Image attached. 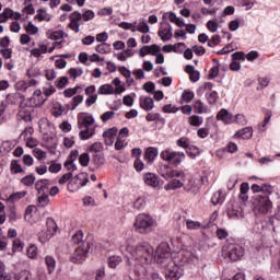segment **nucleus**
I'll return each instance as SVG.
<instances>
[{
  "mask_svg": "<svg viewBox=\"0 0 280 280\" xmlns=\"http://www.w3.org/2000/svg\"><path fill=\"white\" fill-rule=\"evenodd\" d=\"M127 250L132 259L141 264V266L151 264L154 257V247L150 243H140L135 247H128Z\"/></svg>",
  "mask_w": 280,
  "mask_h": 280,
  "instance_id": "1",
  "label": "nucleus"
},
{
  "mask_svg": "<svg viewBox=\"0 0 280 280\" xmlns=\"http://www.w3.org/2000/svg\"><path fill=\"white\" fill-rule=\"evenodd\" d=\"M79 137L81 141H86L95 136V119L84 113L78 115Z\"/></svg>",
  "mask_w": 280,
  "mask_h": 280,
  "instance_id": "2",
  "label": "nucleus"
},
{
  "mask_svg": "<svg viewBox=\"0 0 280 280\" xmlns=\"http://www.w3.org/2000/svg\"><path fill=\"white\" fill-rule=\"evenodd\" d=\"M156 225V221L145 213H140L136 217V221L133 223V229L136 233L140 235H148L154 231V226Z\"/></svg>",
  "mask_w": 280,
  "mask_h": 280,
  "instance_id": "3",
  "label": "nucleus"
},
{
  "mask_svg": "<svg viewBox=\"0 0 280 280\" xmlns=\"http://www.w3.org/2000/svg\"><path fill=\"white\" fill-rule=\"evenodd\" d=\"M160 159L172 165V167H178L185 161L186 155L183 151H174L172 148H166L161 151Z\"/></svg>",
  "mask_w": 280,
  "mask_h": 280,
  "instance_id": "4",
  "label": "nucleus"
},
{
  "mask_svg": "<svg viewBox=\"0 0 280 280\" xmlns=\"http://www.w3.org/2000/svg\"><path fill=\"white\" fill-rule=\"evenodd\" d=\"M272 194L257 195L255 197V209L258 213L266 215V213H270L272 211V201H270V197Z\"/></svg>",
  "mask_w": 280,
  "mask_h": 280,
  "instance_id": "5",
  "label": "nucleus"
},
{
  "mask_svg": "<svg viewBox=\"0 0 280 280\" xmlns=\"http://www.w3.org/2000/svg\"><path fill=\"white\" fill-rule=\"evenodd\" d=\"M46 228L47 230L45 232L39 233V242H42V244H46V242H49V240L56 235L58 224L52 218H48L46 220Z\"/></svg>",
  "mask_w": 280,
  "mask_h": 280,
  "instance_id": "6",
  "label": "nucleus"
},
{
  "mask_svg": "<svg viewBox=\"0 0 280 280\" xmlns=\"http://www.w3.org/2000/svg\"><path fill=\"white\" fill-rule=\"evenodd\" d=\"M89 183V175L86 173H80L77 176L72 177L68 183V191L74 194L81 187H84Z\"/></svg>",
  "mask_w": 280,
  "mask_h": 280,
  "instance_id": "7",
  "label": "nucleus"
},
{
  "mask_svg": "<svg viewBox=\"0 0 280 280\" xmlns=\"http://www.w3.org/2000/svg\"><path fill=\"white\" fill-rule=\"evenodd\" d=\"M172 257V248L170 247V243L162 242L155 250V261L156 264H163L165 259H170Z\"/></svg>",
  "mask_w": 280,
  "mask_h": 280,
  "instance_id": "8",
  "label": "nucleus"
},
{
  "mask_svg": "<svg viewBox=\"0 0 280 280\" xmlns=\"http://www.w3.org/2000/svg\"><path fill=\"white\" fill-rule=\"evenodd\" d=\"M225 248L231 261H240L244 257V247L237 243H228Z\"/></svg>",
  "mask_w": 280,
  "mask_h": 280,
  "instance_id": "9",
  "label": "nucleus"
},
{
  "mask_svg": "<svg viewBox=\"0 0 280 280\" xmlns=\"http://www.w3.org/2000/svg\"><path fill=\"white\" fill-rule=\"evenodd\" d=\"M159 174L162 178H165V180H170V178H180V176H183V171L173 170L172 164H161Z\"/></svg>",
  "mask_w": 280,
  "mask_h": 280,
  "instance_id": "10",
  "label": "nucleus"
},
{
  "mask_svg": "<svg viewBox=\"0 0 280 280\" xmlns=\"http://www.w3.org/2000/svg\"><path fill=\"white\" fill-rule=\"evenodd\" d=\"M179 178L184 180V191H187L188 194H194V196L200 192V188L198 187V185H196V182L191 178V176L183 172V176H179Z\"/></svg>",
  "mask_w": 280,
  "mask_h": 280,
  "instance_id": "11",
  "label": "nucleus"
},
{
  "mask_svg": "<svg viewBox=\"0 0 280 280\" xmlns=\"http://www.w3.org/2000/svg\"><path fill=\"white\" fill-rule=\"evenodd\" d=\"M69 21L70 23L68 24L69 30L74 32V34H80V25H82V13L79 11H74L69 14Z\"/></svg>",
  "mask_w": 280,
  "mask_h": 280,
  "instance_id": "12",
  "label": "nucleus"
},
{
  "mask_svg": "<svg viewBox=\"0 0 280 280\" xmlns=\"http://www.w3.org/2000/svg\"><path fill=\"white\" fill-rule=\"evenodd\" d=\"M86 255H89V244H83L74 250L70 260L72 264H82L86 259Z\"/></svg>",
  "mask_w": 280,
  "mask_h": 280,
  "instance_id": "13",
  "label": "nucleus"
},
{
  "mask_svg": "<svg viewBox=\"0 0 280 280\" xmlns=\"http://www.w3.org/2000/svg\"><path fill=\"white\" fill-rule=\"evenodd\" d=\"M158 36H160L163 43H167V40H172V25L167 22L161 23L160 30L158 32Z\"/></svg>",
  "mask_w": 280,
  "mask_h": 280,
  "instance_id": "14",
  "label": "nucleus"
},
{
  "mask_svg": "<svg viewBox=\"0 0 280 280\" xmlns=\"http://www.w3.org/2000/svg\"><path fill=\"white\" fill-rule=\"evenodd\" d=\"M217 120L222 121L225 125L235 124V116L228 112L226 108H222L217 114Z\"/></svg>",
  "mask_w": 280,
  "mask_h": 280,
  "instance_id": "15",
  "label": "nucleus"
},
{
  "mask_svg": "<svg viewBox=\"0 0 280 280\" xmlns=\"http://www.w3.org/2000/svg\"><path fill=\"white\" fill-rule=\"evenodd\" d=\"M165 277L166 280H178L180 277H183V268H180L178 265H173L167 269Z\"/></svg>",
  "mask_w": 280,
  "mask_h": 280,
  "instance_id": "16",
  "label": "nucleus"
},
{
  "mask_svg": "<svg viewBox=\"0 0 280 280\" xmlns=\"http://www.w3.org/2000/svg\"><path fill=\"white\" fill-rule=\"evenodd\" d=\"M156 156H159V149L156 147H149L144 152V161L148 165H152L154 161H156Z\"/></svg>",
  "mask_w": 280,
  "mask_h": 280,
  "instance_id": "17",
  "label": "nucleus"
},
{
  "mask_svg": "<svg viewBox=\"0 0 280 280\" xmlns=\"http://www.w3.org/2000/svg\"><path fill=\"white\" fill-rule=\"evenodd\" d=\"M250 189L254 194H260V195L273 194L275 192V188L271 185H268V184H265L262 186H259L257 184H253Z\"/></svg>",
  "mask_w": 280,
  "mask_h": 280,
  "instance_id": "18",
  "label": "nucleus"
},
{
  "mask_svg": "<svg viewBox=\"0 0 280 280\" xmlns=\"http://www.w3.org/2000/svg\"><path fill=\"white\" fill-rule=\"evenodd\" d=\"M143 180L149 187L156 188L159 185H161L159 177L154 173H144Z\"/></svg>",
  "mask_w": 280,
  "mask_h": 280,
  "instance_id": "19",
  "label": "nucleus"
},
{
  "mask_svg": "<svg viewBox=\"0 0 280 280\" xmlns=\"http://www.w3.org/2000/svg\"><path fill=\"white\" fill-rule=\"evenodd\" d=\"M49 179H39L35 183V189L38 195L49 194Z\"/></svg>",
  "mask_w": 280,
  "mask_h": 280,
  "instance_id": "20",
  "label": "nucleus"
},
{
  "mask_svg": "<svg viewBox=\"0 0 280 280\" xmlns=\"http://www.w3.org/2000/svg\"><path fill=\"white\" fill-rule=\"evenodd\" d=\"M140 108L142 110H145L147 113H150L154 108V98L150 96L140 97L139 100Z\"/></svg>",
  "mask_w": 280,
  "mask_h": 280,
  "instance_id": "21",
  "label": "nucleus"
},
{
  "mask_svg": "<svg viewBox=\"0 0 280 280\" xmlns=\"http://www.w3.org/2000/svg\"><path fill=\"white\" fill-rule=\"evenodd\" d=\"M115 137H117V127H113L103 133L105 145H113L115 143Z\"/></svg>",
  "mask_w": 280,
  "mask_h": 280,
  "instance_id": "22",
  "label": "nucleus"
},
{
  "mask_svg": "<svg viewBox=\"0 0 280 280\" xmlns=\"http://www.w3.org/2000/svg\"><path fill=\"white\" fill-rule=\"evenodd\" d=\"M225 200H226V194L222 189H219L211 197V203L214 207L218 206V205H224Z\"/></svg>",
  "mask_w": 280,
  "mask_h": 280,
  "instance_id": "23",
  "label": "nucleus"
},
{
  "mask_svg": "<svg viewBox=\"0 0 280 280\" xmlns=\"http://www.w3.org/2000/svg\"><path fill=\"white\" fill-rule=\"evenodd\" d=\"M145 121H155V124L165 126V118H163L159 113H148L145 116Z\"/></svg>",
  "mask_w": 280,
  "mask_h": 280,
  "instance_id": "24",
  "label": "nucleus"
},
{
  "mask_svg": "<svg viewBox=\"0 0 280 280\" xmlns=\"http://www.w3.org/2000/svg\"><path fill=\"white\" fill-rule=\"evenodd\" d=\"M36 21H39V23H43V21H46V23H49L51 21V14L47 13V10L45 9H38L37 14L34 16Z\"/></svg>",
  "mask_w": 280,
  "mask_h": 280,
  "instance_id": "25",
  "label": "nucleus"
},
{
  "mask_svg": "<svg viewBox=\"0 0 280 280\" xmlns=\"http://www.w3.org/2000/svg\"><path fill=\"white\" fill-rule=\"evenodd\" d=\"M16 118L19 121H32V110L30 108H21Z\"/></svg>",
  "mask_w": 280,
  "mask_h": 280,
  "instance_id": "26",
  "label": "nucleus"
},
{
  "mask_svg": "<svg viewBox=\"0 0 280 280\" xmlns=\"http://www.w3.org/2000/svg\"><path fill=\"white\" fill-rule=\"evenodd\" d=\"M234 137H237V139H252L253 138V127H245L241 130H238Z\"/></svg>",
  "mask_w": 280,
  "mask_h": 280,
  "instance_id": "27",
  "label": "nucleus"
},
{
  "mask_svg": "<svg viewBox=\"0 0 280 280\" xmlns=\"http://www.w3.org/2000/svg\"><path fill=\"white\" fill-rule=\"evenodd\" d=\"M11 174H25V170L21 166L19 160H12L10 164Z\"/></svg>",
  "mask_w": 280,
  "mask_h": 280,
  "instance_id": "28",
  "label": "nucleus"
},
{
  "mask_svg": "<svg viewBox=\"0 0 280 280\" xmlns=\"http://www.w3.org/2000/svg\"><path fill=\"white\" fill-rule=\"evenodd\" d=\"M177 259H178L179 264H187V261H189V259H191V252L180 249L177 253Z\"/></svg>",
  "mask_w": 280,
  "mask_h": 280,
  "instance_id": "29",
  "label": "nucleus"
},
{
  "mask_svg": "<svg viewBox=\"0 0 280 280\" xmlns=\"http://www.w3.org/2000/svg\"><path fill=\"white\" fill-rule=\"evenodd\" d=\"M212 62L214 66L210 69L209 79L213 80L220 75V61L218 59H213Z\"/></svg>",
  "mask_w": 280,
  "mask_h": 280,
  "instance_id": "30",
  "label": "nucleus"
},
{
  "mask_svg": "<svg viewBox=\"0 0 280 280\" xmlns=\"http://www.w3.org/2000/svg\"><path fill=\"white\" fill-rule=\"evenodd\" d=\"M26 196H27L26 190L13 192L9 196L8 202H11V203L19 202V200H21L22 198H25Z\"/></svg>",
  "mask_w": 280,
  "mask_h": 280,
  "instance_id": "31",
  "label": "nucleus"
},
{
  "mask_svg": "<svg viewBox=\"0 0 280 280\" xmlns=\"http://www.w3.org/2000/svg\"><path fill=\"white\" fill-rule=\"evenodd\" d=\"M23 248H25V243L21 241V238H14L12 241V253H23Z\"/></svg>",
  "mask_w": 280,
  "mask_h": 280,
  "instance_id": "32",
  "label": "nucleus"
},
{
  "mask_svg": "<svg viewBox=\"0 0 280 280\" xmlns=\"http://www.w3.org/2000/svg\"><path fill=\"white\" fill-rule=\"evenodd\" d=\"M98 95H113L115 93V88L110 84H103L98 88Z\"/></svg>",
  "mask_w": 280,
  "mask_h": 280,
  "instance_id": "33",
  "label": "nucleus"
},
{
  "mask_svg": "<svg viewBox=\"0 0 280 280\" xmlns=\"http://www.w3.org/2000/svg\"><path fill=\"white\" fill-rule=\"evenodd\" d=\"M45 265L47 266L48 273L51 275L56 270V258L52 256H46Z\"/></svg>",
  "mask_w": 280,
  "mask_h": 280,
  "instance_id": "34",
  "label": "nucleus"
},
{
  "mask_svg": "<svg viewBox=\"0 0 280 280\" xmlns=\"http://www.w3.org/2000/svg\"><path fill=\"white\" fill-rule=\"evenodd\" d=\"M186 229H188V231H199V229H202V223L188 219L186 220Z\"/></svg>",
  "mask_w": 280,
  "mask_h": 280,
  "instance_id": "35",
  "label": "nucleus"
},
{
  "mask_svg": "<svg viewBox=\"0 0 280 280\" xmlns=\"http://www.w3.org/2000/svg\"><path fill=\"white\" fill-rule=\"evenodd\" d=\"M184 185V180L180 177H175L174 179H172L170 182V184L167 185V189H180V187H183Z\"/></svg>",
  "mask_w": 280,
  "mask_h": 280,
  "instance_id": "36",
  "label": "nucleus"
},
{
  "mask_svg": "<svg viewBox=\"0 0 280 280\" xmlns=\"http://www.w3.org/2000/svg\"><path fill=\"white\" fill-rule=\"evenodd\" d=\"M186 154L190 158V159H196V156H200V149L196 145H189L186 149Z\"/></svg>",
  "mask_w": 280,
  "mask_h": 280,
  "instance_id": "37",
  "label": "nucleus"
},
{
  "mask_svg": "<svg viewBox=\"0 0 280 280\" xmlns=\"http://www.w3.org/2000/svg\"><path fill=\"white\" fill-rule=\"evenodd\" d=\"M20 183L25 185V187H32V185L36 183V176H34V174L26 175L20 180Z\"/></svg>",
  "mask_w": 280,
  "mask_h": 280,
  "instance_id": "38",
  "label": "nucleus"
},
{
  "mask_svg": "<svg viewBox=\"0 0 280 280\" xmlns=\"http://www.w3.org/2000/svg\"><path fill=\"white\" fill-rule=\"evenodd\" d=\"M176 145L178 148H183L184 150H187L191 145V140L187 137H182L176 140Z\"/></svg>",
  "mask_w": 280,
  "mask_h": 280,
  "instance_id": "39",
  "label": "nucleus"
},
{
  "mask_svg": "<svg viewBox=\"0 0 280 280\" xmlns=\"http://www.w3.org/2000/svg\"><path fill=\"white\" fill-rule=\"evenodd\" d=\"M26 256L30 259H36V257H38V247H36L34 244H31L26 249Z\"/></svg>",
  "mask_w": 280,
  "mask_h": 280,
  "instance_id": "40",
  "label": "nucleus"
},
{
  "mask_svg": "<svg viewBox=\"0 0 280 280\" xmlns=\"http://www.w3.org/2000/svg\"><path fill=\"white\" fill-rule=\"evenodd\" d=\"M122 261L121 256H110L107 261L108 268H117Z\"/></svg>",
  "mask_w": 280,
  "mask_h": 280,
  "instance_id": "41",
  "label": "nucleus"
},
{
  "mask_svg": "<svg viewBox=\"0 0 280 280\" xmlns=\"http://www.w3.org/2000/svg\"><path fill=\"white\" fill-rule=\"evenodd\" d=\"M202 117L198 115H192L188 118V124H190V126H194L195 128H199V126H202Z\"/></svg>",
  "mask_w": 280,
  "mask_h": 280,
  "instance_id": "42",
  "label": "nucleus"
},
{
  "mask_svg": "<svg viewBox=\"0 0 280 280\" xmlns=\"http://www.w3.org/2000/svg\"><path fill=\"white\" fill-rule=\"evenodd\" d=\"M97 54H110V44L102 43L95 47Z\"/></svg>",
  "mask_w": 280,
  "mask_h": 280,
  "instance_id": "43",
  "label": "nucleus"
},
{
  "mask_svg": "<svg viewBox=\"0 0 280 280\" xmlns=\"http://www.w3.org/2000/svg\"><path fill=\"white\" fill-rule=\"evenodd\" d=\"M206 97H207L208 104L213 106L218 103V100L220 96L218 95V93L215 91H212V92L206 94Z\"/></svg>",
  "mask_w": 280,
  "mask_h": 280,
  "instance_id": "44",
  "label": "nucleus"
},
{
  "mask_svg": "<svg viewBox=\"0 0 280 280\" xmlns=\"http://www.w3.org/2000/svg\"><path fill=\"white\" fill-rule=\"evenodd\" d=\"M24 30L27 34H31V36L38 34V26L34 25L32 22L24 24Z\"/></svg>",
  "mask_w": 280,
  "mask_h": 280,
  "instance_id": "45",
  "label": "nucleus"
},
{
  "mask_svg": "<svg viewBox=\"0 0 280 280\" xmlns=\"http://www.w3.org/2000/svg\"><path fill=\"white\" fill-rule=\"evenodd\" d=\"M92 161L94 164H96L97 167H102L105 163L104 154L102 153H94L92 156Z\"/></svg>",
  "mask_w": 280,
  "mask_h": 280,
  "instance_id": "46",
  "label": "nucleus"
},
{
  "mask_svg": "<svg viewBox=\"0 0 280 280\" xmlns=\"http://www.w3.org/2000/svg\"><path fill=\"white\" fill-rule=\"evenodd\" d=\"M141 32V34H148L150 32V26L145 22H140L136 28H132L131 32Z\"/></svg>",
  "mask_w": 280,
  "mask_h": 280,
  "instance_id": "47",
  "label": "nucleus"
},
{
  "mask_svg": "<svg viewBox=\"0 0 280 280\" xmlns=\"http://www.w3.org/2000/svg\"><path fill=\"white\" fill-rule=\"evenodd\" d=\"M143 50L147 51L150 56H154V54H159L161 51V47L159 45L153 44L151 46H143Z\"/></svg>",
  "mask_w": 280,
  "mask_h": 280,
  "instance_id": "48",
  "label": "nucleus"
},
{
  "mask_svg": "<svg viewBox=\"0 0 280 280\" xmlns=\"http://www.w3.org/2000/svg\"><path fill=\"white\" fill-rule=\"evenodd\" d=\"M194 97H195V94L190 90H184V92L182 93V100H184V102H186V104H190V102L194 100Z\"/></svg>",
  "mask_w": 280,
  "mask_h": 280,
  "instance_id": "49",
  "label": "nucleus"
},
{
  "mask_svg": "<svg viewBox=\"0 0 280 280\" xmlns=\"http://www.w3.org/2000/svg\"><path fill=\"white\" fill-rule=\"evenodd\" d=\"M49 205V194L38 195V207L45 208Z\"/></svg>",
  "mask_w": 280,
  "mask_h": 280,
  "instance_id": "50",
  "label": "nucleus"
},
{
  "mask_svg": "<svg viewBox=\"0 0 280 280\" xmlns=\"http://www.w3.org/2000/svg\"><path fill=\"white\" fill-rule=\"evenodd\" d=\"M103 150H104V144H102V142H94L90 147V152H94L95 154H101Z\"/></svg>",
  "mask_w": 280,
  "mask_h": 280,
  "instance_id": "51",
  "label": "nucleus"
},
{
  "mask_svg": "<svg viewBox=\"0 0 280 280\" xmlns=\"http://www.w3.org/2000/svg\"><path fill=\"white\" fill-rule=\"evenodd\" d=\"M90 161H91V156L89 155V153H82L79 156V163L80 165H82V167H88Z\"/></svg>",
  "mask_w": 280,
  "mask_h": 280,
  "instance_id": "52",
  "label": "nucleus"
},
{
  "mask_svg": "<svg viewBox=\"0 0 280 280\" xmlns=\"http://www.w3.org/2000/svg\"><path fill=\"white\" fill-rule=\"evenodd\" d=\"M231 58L236 62H244V60H246V54H244V51H236L231 55Z\"/></svg>",
  "mask_w": 280,
  "mask_h": 280,
  "instance_id": "53",
  "label": "nucleus"
},
{
  "mask_svg": "<svg viewBox=\"0 0 280 280\" xmlns=\"http://www.w3.org/2000/svg\"><path fill=\"white\" fill-rule=\"evenodd\" d=\"M194 110H195V113H197V115H202V113H205V104L202 103V101L197 100L195 102Z\"/></svg>",
  "mask_w": 280,
  "mask_h": 280,
  "instance_id": "54",
  "label": "nucleus"
},
{
  "mask_svg": "<svg viewBox=\"0 0 280 280\" xmlns=\"http://www.w3.org/2000/svg\"><path fill=\"white\" fill-rule=\"evenodd\" d=\"M38 82L35 79H31L30 81H23L21 83V91H27V89H30V86H36Z\"/></svg>",
  "mask_w": 280,
  "mask_h": 280,
  "instance_id": "55",
  "label": "nucleus"
},
{
  "mask_svg": "<svg viewBox=\"0 0 280 280\" xmlns=\"http://www.w3.org/2000/svg\"><path fill=\"white\" fill-rule=\"evenodd\" d=\"M133 209H137L138 211H141V209H145V199L142 197H139L133 202Z\"/></svg>",
  "mask_w": 280,
  "mask_h": 280,
  "instance_id": "56",
  "label": "nucleus"
},
{
  "mask_svg": "<svg viewBox=\"0 0 280 280\" xmlns=\"http://www.w3.org/2000/svg\"><path fill=\"white\" fill-rule=\"evenodd\" d=\"M81 16L82 20L86 23L95 19V12H93V10H86L85 12H83V14H81Z\"/></svg>",
  "mask_w": 280,
  "mask_h": 280,
  "instance_id": "57",
  "label": "nucleus"
},
{
  "mask_svg": "<svg viewBox=\"0 0 280 280\" xmlns=\"http://www.w3.org/2000/svg\"><path fill=\"white\" fill-rule=\"evenodd\" d=\"M49 38L51 40H61V38H65V31H54L50 33Z\"/></svg>",
  "mask_w": 280,
  "mask_h": 280,
  "instance_id": "58",
  "label": "nucleus"
},
{
  "mask_svg": "<svg viewBox=\"0 0 280 280\" xmlns=\"http://www.w3.org/2000/svg\"><path fill=\"white\" fill-rule=\"evenodd\" d=\"M82 102H84V96L82 95L73 96L71 110H75V108H78V106H80Z\"/></svg>",
  "mask_w": 280,
  "mask_h": 280,
  "instance_id": "59",
  "label": "nucleus"
},
{
  "mask_svg": "<svg viewBox=\"0 0 280 280\" xmlns=\"http://www.w3.org/2000/svg\"><path fill=\"white\" fill-rule=\"evenodd\" d=\"M238 5L246 8V10H253L255 2L253 0H237Z\"/></svg>",
  "mask_w": 280,
  "mask_h": 280,
  "instance_id": "60",
  "label": "nucleus"
},
{
  "mask_svg": "<svg viewBox=\"0 0 280 280\" xmlns=\"http://www.w3.org/2000/svg\"><path fill=\"white\" fill-rule=\"evenodd\" d=\"M78 89H80V86L66 89L63 91L65 97H73V95H78Z\"/></svg>",
  "mask_w": 280,
  "mask_h": 280,
  "instance_id": "61",
  "label": "nucleus"
},
{
  "mask_svg": "<svg viewBox=\"0 0 280 280\" xmlns=\"http://www.w3.org/2000/svg\"><path fill=\"white\" fill-rule=\"evenodd\" d=\"M82 240H84V232H82V230H79L74 235H72L73 244H80Z\"/></svg>",
  "mask_w": 280,
  "mask_h": 280,
  "instance_id": "62",
  "label": "nucleus"
},
{
  "mask_svg": "<svg viewBox=\"0 0 280 280\" xmlns=\"http://www.w3.org/2000/svg\"><path fill=\"white\" fill-rule=\"evenodd\" d=\"M215 234L218 240H226L229 237V232L222 228H218Z\"/></svg>",
  "mask_w": 280,
  "mask_h": 280,
  "instance_id": "63",
  "label": "nucleus"
},
{
  "mask_svg": "<svg viewBox=\"0 0 280 280\" xmlns=\"http://www.w3.org/2000/svg\"><path fill=\"white\" fill-rule=\"evenodd\" d=\"M162 112L167 113V114L178 113V107H176V105H173V104H167L162 107Z\"/></svg>",
  "mask_w": 280,
  "mask_h": 280,
  "instance_id": "64",
  "label": "nucleus"
}]
</instances>
